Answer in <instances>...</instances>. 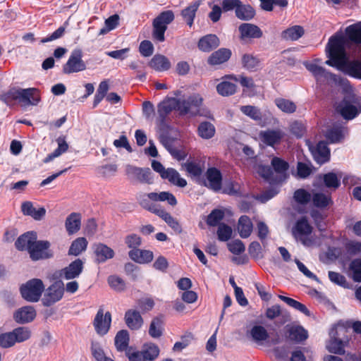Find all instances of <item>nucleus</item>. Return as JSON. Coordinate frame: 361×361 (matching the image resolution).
Listing matches in <instances>:
<instances>
[{"mask_svg":"<svg viewBox=\"0 0 361 361\" xmlns=\"http://www.w3.org/2000/svg\"><path fill=\"white\" fill-rule=\"evenodd\" d=\"M81 226V216L78 213L73 212L66 219L65 226L68 234L77 233Z\"/></svg>","mask_w":361,"mask_h":361,"instance_id":"obj_32","label":"nucleus"},{"mask_svg":"<svg viewBox=\"0 0 361 361\" xmlns=\"http://www.w3.org/2000/svg\"><path fill=\"white\" fill-rule=\"evenodd\" d=\"M42 298V303L44 306L49 307L59 301L64 293V285L62 281H58L54 282L46 290Z\"/></svg>","mask_w":361,"mask_h":361,"instance_id":"obj_13","label":"nucleus"},{"mask_svg":"<svg viewBox=\"0 0 361 361\" xmlns=\"http://www.w3.org/2000/svg\"><path fill=\"white\" fill-rule=\"evenodd\" d=\"M231 54V51L229 49L220 48L208 57L207 63L210 66L222 64L228 61Z\"/></svg>","mask_w":361,"mask_h":361,"instance_id":"obj_24","label":"nucleus"},{"mask_svg":"<svg viewBox=\"0 0 361 361\" xmlns=\"http://www.w3.org/2000/svg\"><path fill=\"white\" fill-rule=\"evenodd\" d=\"M247 250H229V259L237 265L243 264L248 262L249 255Z\"/></svg>","mask_w":361,"mask_h":361,"instance_id":"obj_41","label":"nucleus"},{"mask_svg":"<svg viewBox=\"0 0 361 361\" xmlns=\"http://www.w3.org/2000/svg\"><path fill=\"white\" fill-rule=\"evenodd\" d=\"M21 211L25 216H31L36 221H39L46 214V209L43 207L35 208L30 201L23 202L21 204Z\"/></svg>","mask_w":361,"mask_h":361,"instance_id":"obj_21","label":"nucleus"},{"mask_svg":"<svg viewBox=\"0 0 361 361\" xmlns=\"http://www.w3.org/2000/svg\"><path fill=\"white\" fill-rule=\"evenodd\" d=\"M350 269L352 271L353 279L361 282V259L353 260L350 265Z\"/></svg>","mask_w":361,"mask_h":361,"instance_id":"obj_63","label":"nucleus"},{"mask_svg":"<svg viewBox=\"0 0 361 361\" xmlns=\"http://www.w3.org/2000/svg\"><path fill=\"white\" fill-rule=\"evenodd\" d=\"M200 6V1H194L181 11V16L189 27L193 25L196 12Z\"/></svg>","mask_w":361,"mask_h":361,"instance_id":"obj_34","label":"nucleus"},{"mask_svg":"<svg viewBox=\"0 0 361 361\" xmlns=\"http://www.w3.org/2000/svg\"><path fill=\"white\" fill-rule=\"evenodd\" d=\"M16 343H21L30 338L31 331L27 327H18L12 331Z\"/></svg>","mask_w":361,"mask_h":361,"instance_id":"obj_54","label":"nucleus"},{"mask_svg":"<svg viewBox=\"0 0 361 361\" xmlns=\"http://www.w3.org/2000/svg\"><path fill=\"white\" fill-rule=\"evenodd\" d=\"M288 337L295 342H301L307 338V331L302 326H292L288 331Z\"/></svg>","mask_w":361,"mask_h":361,"instance_id":"obj_43","label":"nucleus"},{"mask_svg":"<svg viewBox=\"0 0 361 361\" xmlns=\"http://www.w3.org/2000/svg\"><path fill=\"white\" fill-rule=\"evenodd\" d=\"M361 112V98L353 94L346 96L342 102L341 116L346 120H352Z\"/></svg>","mask_w":361,"mask_h":361,"instance_id":"obj_7","label":"nucleus"},{"mask_svg":"<svg viewBox=\"0 0 361 361\" xmlns=\"http://www.w3.org/2000/svg\"><path fill=\"white\" fill-rule=\"evenodd\" d=\"M304 65L307 70L312 74L318 83H323L329 80L334 81L336 80V75L320 66L309 62H305Z\"/></svg>","mask_w":361,"mask_h":361,"instance_id":"obj_16","label":"nucleus"},{"mask_svg":"<svg viewBox=\"0 0 361 361\" xmlns=\"http://www.w3.org/2000/svg\"><path fill=\"white\" fill-rule=\"evenodd\" d=\"M149 66L156 71L164 72L170 69L171 63L166 56L155 54L149 62Z\"/></svg>","mask_w":361,"mask_h":361,"instance_id":"obj_26","label":"nucleus"},{"mask_svg":"<svg viewBox=\"0 0 361 361\" xmlns=\"http://www.w3.org/2000/svg\"><path fill=\"white\" fill-rule=\"evenodd\" d=\"M259 59L252 54H245L242 56L243 66L248 71H256L259 66Z\"/></svg>","mask_w":361,"mask_h":361,"instance_id":"obj_47","label":"nucleus"},{"mask_svg":"<svg viewBox=\"0 0 361 361\" xmlns=\"http://www.w3.org/2000/svg\"><path fill=\"white\" fill-rule=\"evenodd\" d=\"M94 253L97 263L104 262L114 256L113 250H95Z\"/></svg>","mask_w":361,"mask_h":361,"instance_id":"obj_62","label":"nucleus"},{"mask_svg":"<svg viewBox=\"0 0 361 361\" xmlns=\"http://www.w3.org/2000/svg\"><path fill=\"white\" fill-rule=\"evenodd\" d=\"M345 33L346 38L350 42L355 44H361V21L348 26Z\"/></svg>","mask_w":361,"mask_h":361,"instance_id":"obj_31","label":"nucleus"},{"mask_svg":"<svg viewBox=\"0 0 361 361\" xmlns=\"http://www.w3.org/2000/svg\"><path fill=\"white\" fill-rule=\"evenodd\" d=\"M235 16L243 21H249L252 20L255 14V8L250 4H245L240 1V4L235 11Z\"/></svg>","mask_w":361,"mask_h":361,"instance_id":"obj_33","label":"nucleus"},{"mask_svg":"<svg viewBox=\"0 0 361 361\" xmlns=\"http://www.w3.org/2000/svg\"><path fill=\"white\" fill-rule=\"evenodd\" d=\"M164 320L162 317H154L149 325V334L154 338L161 336L163 333Z\"/></svg>","mask_w":361,"mask_h":361,"instance_id":"obj_42","label":"nucleus"},{"mask_svg":"<svg viewBox=\"0 0 361 361\" xmlns=\"http://www.w3.org/2000/svg\"><path fill=\"white\" fill-rule=\"evenodd\" d=\"M293 198L297 203L305 205L310 202L312 196L306 190L300 188L294 192Z\"/></svg>","mask_w":361,"mask_h":361,"instance_id":"obj_56","label":"nucleus"},{"mask_svg":"<svg viewBox=\"0 0 361 361\" xmlns=\"http://www.w3.org/2000/svg\"><path fill=\"white\" fill-rule=\"evenodd\" d=\"M82 269L83 263L82 260L78 259L62 270L63 277L67 280L76 278L80 274Z\"/></svg>","mask_w":361,"mask_h":361,"instance_id":"obj_29","label":"nucleus"},{"mask_svg":"<svg viewBox=\"0 0 361 361\" xmlns=\"http://www.w3.org/2000/svg\"><path fill=\"white\" fill-rule=\"evenodd\" d=\"M162 178L168 180L171 184L179 188H184L187 185L186 180L180 177L178 171L173 168L166 169V172L162 175Z\"/></svg>","mask_w":361,"mask_h":361,"instance_id":"obj_30","label":"nucleus"},{"mask_svg":"<svg viewBox=\"0 0 361 361\" xmlns=\"http://www.w3.org/2000/svg\"><path fill=\"white\" fill-rule=\"evenodd\" d=\"M344 346L343 341L334 338L329 341L326 348L330 353L343 355L345 353Z\"/></svg>","mask_w":361,"mask_h":361,"instance_id":"obj_49","label":"nucleus"},{"mask_svg":"<svg viewBox=\"0 0 361 361\" xmlns=\"http://www.w3.org/2000/svg\"><path fill=\"white\" fill-rule=\"evenodd\" d=\"M343 130L341 126H334L326 130L325 137L331 144L339 143L344 138Z\"/></svg>","mask_w":361,"mask_h":361,"instance_id":"obj_35","label":"nucleus"},{"mask_svg":"<svg viewBox=\"0 0 361 361\" xmlns=\"http://www.w3.org/2000/svg\"><path fill=\"white\" fill-rule=\"evenodd\" d=\"M183 166L185 171L194 177H199L202 173V169L200 165L194 161H187Z\"/></svg>","mask_w":361,"mask_h":361,"instance_id":"obj_61","label":"nucleus"},{"mask_svg":"<svg viewBox=\"0 0 361 361\" xmlns=\"http://www.w3.org/2000/svg\"><path fill=\"white\" fill-rule=\"evenodd\" d=\"M219 45V38L214 34L206 35L202 37L197 42V47L202 52H210Z\"/></svg>","mask_w":361,"mask_h":361,"instance_id":"obj_20","label":"nucleus"},{"mask_svg":"<svg viewBox=\"0 0 361 361\" xmlns=\"http://www.w3.org/2000/svg\"><path fill=\"white\" fill-rule=\"evenodd\" d=\"M313 204L318 208H325L331 202V197L322 192H316L312 197Z\"/></svg>","mask_w":361,"mask_h":361,"instance_id":"obj_52","label":"nucleus"},{"mask_svg":"<svg viewBox=\"0 0 361 361\" xmlns=\"http://www.w3.org/2000/svg\"><path fill=\"white\" fill-rule=\"evenodd\" d=\"M36 310L32 306H24L13 313V319L18 324H27L32 322L36 317Z\"/></svg>","mask_w":361,"mask_h":361,"instance_id":"obj_17","label":"nucleus"},{"mask_svg":"<svg viewBox=\"0 0 361 361\" xmlns=\"http://www.w3.org/2000/svg\"><path fill=\"white\" fill-rule=\"evenodd\" d=\"M148 198L152 201L167 202L171 206L177 204V200L176 197L170 192H161L159 193L150 192L147 194Z\"/></svg>","mask_w":361,"mask_h":361,"instance_id":"obj_37","label":"nucleus"},{"mask_svg":"<svg viewBox=\"0 0 361 361\" xmlns=\"http://www.w3.org/2000/svg\"><path fill=\"white\" fill-rule=\"evenodd\" d=\"M111 314L109 312L104 314V310L99 309L94 319L93 326L97 334L104 336L106 334L111 327Z\"/></svg>","mask_w":361,"mask_h":361,"instance_id":"obj_15","label":"nucleus"},{"mask_svg":"<svg viewBox=\"0 0 361 361\" xmlns=\"http://www.w3.org/2000/svg\"><path fill=\"white\" fill-rule=\"evenodd\" d=\"M355 250H327L319 255L321 261L329 264L338 259L341 263L347 262L350 256L354 253Z\"/></svg>","mask_w":361,"mask_h":361,"instance_id":"obj_14","label":"nucleus"},{"mask_svg":"<svg viewBox=\"0 0 361 361\" xmlns=\"http://www.w3.org/2000/svg\"><path fill=\"white\" fill-rule=\"evenodd\" d=\"M141 351L145 361H154L159 354V349L155 344L146 345Z\"/></svg>","mask_w":361,"mask_h":361,"instance_id":"obj_50","label":"nucleus"},{"mask_svg":"<svg viewBox=\"0 0 361 361\" xmlns=\"http://www.w3.org/2000/svg\"><path fill=\"white\" fill-rule=\"evenodd\" d=\"M303 35V27L300 25H294L283 30L281 33V37L285 40L296 41Z\"/></svg>","mask_w":361,"mask_h":361,"instance_id":"obj_38","label":"nucleus"},{"mask_svg":"<svg viewBox=\"0 0 361 361\" xmlns=\"http://www.w3.org/2000/svg\"><path fill=\"white\" fill-rule=\"evenodd\" d=\"M275 104L279 109L287 114L293 113L296 110L295 104L293 102L286 99H276L275 100Z\"/></svg>","mask_w":361,"mask_h":361,"instance_id":"obj_53","label":"nucleus"},{"mask_svg":"<svg viewBox=\"0 0 361 361\" xmlns=\"http://www.w3.org/2000/svg\"><path fill=\"white\" fill-rule=\"evenodd\" d=\"M177 111L180 116L188 115L196 117L200 115V108L203 104V98L197 93H193L186 98H176Z\"/></svg>","mask_w":361,"mask_h":361,"instance_id":"obj_3","label":"nucleus"},{"mask_svg":"<svg viewBox=\"0 0 361 361\" xmlns=\"http://www.w3.org/2000/svg\"><path fill=\"white\" fill-rule=\"evenodd\" d=\"M206 180H199L198 183L209 189L219 192L222 187L223 176L216 167H209L205 172Z\"/></svg>","mask_w":361,"mask_h":361,"instance_id":"obj_12","label":"nucleus"},{"mask_svg":"<svg viewBox=\"0 0 361 361\" xmlns=\"http://www.w3.org/2000/svg\"><path fill=\"white\" fill-rule=\"evenodd\" d=\"M124 320L127 326L131 330H137L143 324V319L140 312L133 309L128 310L126 312Z\"/></svg>","mask_w":361,"mask_h":361,"instance_id":"obj_22","label":"nucleus"},{"mask_svg":"<svg viewBox=\"0 0 361 361\" xmlns=\"http://www.w3.org/2000/svg\"><path fill=\"white\" fill-rule=\"evenodd\" d=\"M129 334L126 330L119 331L115 337V345L118 351L127 350Z\"/></svg>","mask_w":361,"mask_h":361,"instance_id":"obj_44","label":"nucleus"},{"mask_svg":"<svg viewBox=\"0 0 361 361\" xmlns=\"http://www.w3.org/2000/svg\"><path fill=\"white\" fill-rule=\"evenodd\" d=\"M232 228L231 226L225 224H221L217 230V237L220 241L226 242L228 241L231 235H232Z\"/></svg>","mask_w":361,"mask_h":361,"instance_id":"obj_59","label":"nucleus"},{"mask_svg":"<svg viewBox=\"0 0 361 361\" xmlns=\"http://www.w3.org/2000/svg\"><path fill=\"white\" fill-rule=\"evenodd\" d=\"M0 100L7 105H11L18 100L24 106H36L41 101V97L37 88L17 89L13 87L1 94L0 95Z\"/></svg>","mask_w":361,"mask_h":361,"instance_id":"obj_2","label":"nucleus"},{"mask_svg":"<svg viewBox=\"0 0 361 361\" xmlns=\"http://www.w3.org/2000/svg\"><path fill=\"white\" fill-rule=\"evenodd\" d=\"M86 69V64L82 60V52L80 49H73L67 61L63 66L65 74L78 73Z\"/></svg>","mask_w":361,"mask_h":361,"instance_id":"obj_10","label":"nucleus"},{"mask_svg":"<svg viewBox=\"0 0 361 361\" xmlns=\"http://www.w3.org/2000/svg\"><path fill=\"white\" fill-rule=\"evenodd\" d=\"M306 145L308 146L313 159L317 164L322 165L330 160V149L326 142L319 141L314 146L307 140H306Z\"/></svg>","mask_w":361,"mask_h":361,"instance_id":"obj_11","label":"nucleus"},{"mask_svg":"<svg viewBox=\"0 0 361 361\" xmlns=\"http://www.w3.org/2000/svg\"><path fill=\"white\" fill-rule=\"evenodd\" d=\"M312 226L305 216L299 219L293 228V233L296 238H301L311 234Z\"/></svg>","mask_w":361,"mask_h":361,"instance_id":"obj_28","label":"nucleus"},{"mask_svg":"<svg viewBox=\"0 0 361 361\" xmlns=\"http://www.w3.org/2000/svg\"><path fill=\"white\" fill-rule=\"evenodd\" d=\"M153 213L161 217L175 232H181L182 228L178 221L165 209L160 207L154 208Z\"/></svg>","mask_w":361,"mask_h":361,"instance_id":"obj_27","label":"nucleus"},{"mask_svg":"<svg viewBox=\"0 0 361 361\" xmlns=\"http://www.w3.org/2000/svg\"><path fill=\"white\" fill-rule=\"evenodd\" d=\"M250 335L255 341H265L269 337V334L265 328L262 326L257 325L252 328Z\"/></svg>","mask_w":361,"mask_h":361,"instance_id":"obj_58","label":"nucleus"},{"mask_svg":"<svg viewBox=\"0 0 361 361\" xmlns=\"http://www.w3.org/2000/svg\"><path fill=\"white\" fill-rule=\"evenodd\" d=\"M21 297L29 302H38L44 291V284L39 279H32L20 285Z\"/></svg>","mask_w":361,"mask_h":361,"instance_id":"obj_4","label":"nucleus"},{"mask_svg":"<svg viewBox=\"0 0 361 361\" xmlns=\"http://www.w3.org/2000/svg\"><path fill=\"white\" fill-rule=\"evenodd\" d=\"M30 257L34 260L45 259L53 256L51 250H28Z\"/></svg>","mask_w":361,"mask_h":361,"instance_id":"obj_60","label":"nucleus"},{"mask_svg":"<svg viewBox=\"0 0 361 361\" xmlns=\"http://www.w3.org/2000/svg\"><path fill=\"white\" fill-rule=\"evenodd\" d=\"M215 131L214 126L209 121L201 122L197 128L198 135L205 140L212 138L214 135Z\"/></svg>","mask_w":361,"mask_h":361,"instance_id":"obj_40","label":"nucleus"},{"mask_svg":"<svg viewBox=\"0 0 361 361\" xmlns=\"http://www.w3.org/2000/svg\"><path fill=\"white\" fill-rule=\"evenodd\" d=\"M128 255L133 261L138 264H147L154 259L153 252L150 250H130Z\"/></svg>","mask_w":361,"mask_h":361,"instance_id":"obj_25","label":"nucleus"},{"mask_svg":"<svg viewBox=\"0 0 361 361\" xmlns=\"http://www.w3.org/2000/svg\"><path fill=\"white\" fill-rule=\"evenodd\" d=\"M176 97H166L157 105V123L159 128H171L166 118L172 111H177Z\"/></svg>","mask_w":361,"mask_h":361,"instance_id":"obj_8","label":"nucleus"},{"mask_svg":"<svg viewBox=\"0 0 361 361\" xmlns=\"http://www.w3.org/2000/svg\"><path fill=\"white\" fill-rule=\"evenodd\" d=\"M238 231L242 238H247L251 234L253 225L247 216H241L238 219Z\"/></svg>","mask_w":361,"mask_h":361,"instance_id":"obj_36","label":"nucleus"},{"mask_svg":"<svg viewBox=\"0 0 361 361\" xmlns=\"http://www.w3.org/2000/svg\"><path fill=\"white\" fill-rule=\"evenodd\" d=\"M324 185L329 188H338L341 185L340 178L334 172L325 173L323 176Z\"/></svg>","mask_w":361,"mask_h":361,"instance_id":"obj_55","label":"nucleus"},{"mask_svg":"<svg viewBox=\"0 0 361 361\" xmlns=\"http://www.w3.org/2000/svg\"><path fill=\"white\" fill-rule=\"evenodd\" d=\"M241 112L254 121H260L262 120V114L260 109L255 106L245 105L240 106Z\"/></svg>","mask_w":361,"mask_h":361,"instance_id":"obj_45","label":"nucleus"},{"mask_svg":"<svg viewBox=\"0 0 361 361\" xmlns=\"http://www.w3.org/2000/svg\"><path fill=\"white\" fill-rule=\"evenodd\" d=\"M37 235L31 231L20 235L15 243L16 248H49L48 240H37Z\"/></svg>","mask_w":361,"mask_h":361,"instance_id":"obj_6","label":"nucleus"},{"mask_svg":"<svg viewBox=\"0 0 361 361\" xmlns=\"http://www.w3.org/2000/svg\"><path fill=\"white\" fill-rule=\"evenodd\" d=\"M174 13L171 10L160 13L152 21V37L159 42L165 40V32L168 25L174 20Z\"/></svg>","mask_w":361,"mask_h":361,"instance_id":"obj_5","label":"nucleus"},{"mask_svg":"<svg viewBox=\"0 0 361 361\" xmlns=\"http://www.w3.org/2000/svg\"><path fill=\"white\" fill-rule=\"evenodd\" d=\"M283 136L284 133L280 130H267L259 133L262 142L272 147L279 144Z\"/></svg>","mask_w":361,"mask_h":361,"instance_id":"obj_19","label":"nucleus"},{"mask_svg":"<svg viewBox=\"0 0 361 361\" xmlns=\"http://www.w3.org/2000/svg\"><path fill=\"white\" fill-rule=\"evenodd\" d=\"M170 128H159L160 133L159 140L165 149L169 151L171 147H174L175 138L172 137L169 132Z\"/></svg>","mask_w":361,"mask_h":361,"instance_id":"obj_46","label":"nucleus"},{"mask_svg":"<svg viewBox=\"0 0 361 361\" xmlns=\"http://www.w3.org/2000/svg\"><path fill=\"white\" fill-rule=\"evenodd\" d=\"M126 174L132 183L152 184L153 174L149 168H140L130 164L126 167Z\"/></svg>","mask_w":361,"mask_h":361,"instance_id":"obj_9","label":"nucleus"},{"mask_svg":"<svg viewBox=\"0 0 361 361\" xmlns=\"http://www.w3.org/2000/svg\"><path fill=\"white\" fill-rule=\"evenodd\" d=\"M225 212L221 209H214L206 217V224L210 227L219 226L224 219Z\"/></svg>","mask_w":361,"mask_h":361,"instance_id":"obj_39","label":"nucleus"},{"mask_svg":"<svg viewBox=\"0 0 361 361\" xmlns=\"http://www.w3.org/2000/svg\"><path fill=\"white\" fill-rule=\"evenodd\" d=\"M240 39H259L262 37V30L256 25L252 23H242L238 27Z\"/></svg>","mask_w":361,"mask_h":361,"instance_id":"obj_18","label":"nucleus"},{"mask_svg":"<svg viewBox=\"0 0 361 361\" xmlns=\"http://www.w3.org/2000/svg\"><path fill=\"white\" fill-rule=\"evenodd\" d=\"M279 298L285 302L287 305H288L290 307H292L293 308L301 312L302 313L305 314V315L310 316V311L307 310V308L303 304L300 303L298 301L295 300L293 298L283 296L281 295H279Z\"/></svg>","mask_w":361,"mask_h":361,"instance_id":"obj_48","label":"nucleus"},{"mask_svg":"<svg viewBox=\"0 0 361 361\" xmlns=\"http://www.w3.org/2000/svg\"><path fill=\"white\" fill-rule=\"evenodd\" d=\"M328 60L325 64L334 67L345 75L361 80V61L349 60L346 51V39L342 34L332 35L326 46Z\"/></svg>","mask_w":361,"mask_h":361,"instance_id":"obj_1","label":"nucleus"},{"mask_svg":"<svg viewBox=\"0 0 361 361\" xmlns=\"http://www.w3.org/2000/svg\"><path fill=\"white\" fill-rule=\"evenodd\" d=\"M228 79H233L235 82H237L235 78H231L230 75H226L223 78V80L216 85L217 92L223 97L233 95L236 92L235 82L228 80Z\"/></svg>","mask_w":361,"mask_h":361,"instance_id":"obj_23","label":"nucleus"},{"mask_svg":"<svg viewBox=\"0 0 361 361\" xmlns=\"http://www.w3.org/2000/svg\"><path fill=\"white\" fill-rule=\"evenodd\" d=\"M109 286L116 291H123L126 288L125 281L116 276H111L108 279Z\"/></svg>","mask_w":361,"mask_h":361,"instance_id":"obj_64","label":"nucleus"},{"mask_svg":"<svg viewBox=\"0 0 361 361\" xmlns=\"http://www.w3.org/2000/svg\"><path fill=\"white\" fill-rule=\"evenodd\" d=\"M271 164L277 173H283L289 169V164L286 161L277 157L272 158Z\"/></svg>","mask_w":361,"mask_h":361,"instance_id":"obj_57","label":"nucleus"},{"mask_svg":"<svg viewBox=\"0 0 361 361\" xmlns=\"http://www.w3.org/2000/svg\"><path fill=\"white\" fill-rule=\"evenodd\" d=\"M313 166L311 163L298 161L297 164V176L301 179L307 178L313 171Z\"/></svg>","mask_w":361,"mask_h":361,"instance_id":"obj_51","label":"nucleus"}]
</instances>
